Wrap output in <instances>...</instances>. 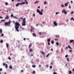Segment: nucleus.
<instances>
[{"mask_svg": "<svg viewBox=\"0 0 74 74\" xmlns=\"http://www.w3.org/2000/svg\"><path fill=\"white\" fill-rule=\"evenodd\" d=\"M21 19H23V23H22V26H25L26 25V18H24L23 17H21L20 18H18L19 22H21Z\"/></svg>", "mask_w": 74, "mask_h": 74, "instance_id": "obj_1", "label": "nucleus"}, {"mask_svg": "<svg viewBox=\"0 0 74 74\" xmlns=\"http://www.w3.org/2000/svg\"><path fill=\"white\" fill-rule=\"evenodd\" d=\"M20 26V24L18 22H16L15 23V28L16 29L15 31H17V32H19V30L18 28Z\"/></svg>", "mask_w": 74, "mask_h": 74, "instance_id": "obj_2", "label": "nucleus"}, {"mask_svg": "<svg viewBox=\"0 0 74 74\" xmlns=\"http://www.w3.org/2000/svg\"><path fill=\"white\" fill-rule=\"evenodd\" d=\"M10 24H11V21L10 20L8 22H5V25L8 26H10Z\"/></svg>", "mask_w": 74, "mask_h": 74, "instance_id": "obj_3", "label": "nucleus"}, {"mask_svg": "<svg viewBox=\"0 0 74 74\" xmlns=\"http://www.w3.org/2000/svg\"><path fill=\"white\" fill-rule=\"evenodd\" d=\"M37 12L39 13L40 15H43V13L42 12L40 11L39 10L37 9Z\"/></svg>", "mask_w": 74, "mask_h": 74, "instance_id": "obj_4", "label": "nucleus"}, {"mask_svg": "<svg viewBox=\"0 0 74 74\" xmlns=\"http://www.w3.org/2000/svg\"><path fill=\"white\" fill-rule=\"evenodd\" d=\"M54 25L55 26H58V24H57V23L56 21H54L53 22Z\"/></svg>", "mask_w": 74, "mask_h": 74, "instance_id": "obj_5", "label": "nucleus"}, {"mask_svg": "<svg viewBox=\"0 0 74 74\" xmlns=\"http://www.w3.org/2000/svg\"><path fill=\"white\" fill-rule=\"evenodd\" d=\"M9 68L11 70H12V65H10L9 66Z\"/></svg>", "mask_w": 74, "mask_h": 74, "instance_id": "obj_6", "label": "nucleus"}, {"mask_svg": "<svg viewBox=\"0 0 74 74\" xmlns=\"http://www.w3.org/2000/svg\"><path fill=\"white\" fill-rule=\"evenodd\" d=\"M9 19V16H8L7 15L6 17L5 18V19Z\"/></svg>", "mask_w": 74, "mask_h": 74, "instance_id": "obj_7", "label": "nucleus"}, {"mask_svg": "<svg viewBox=\"0 0 74 74\" xmlns=\"http://www.w3.org/2000/svg\"><path fill=\"white\" fill-rule=\"evenodd\" d=\"M74 40H71L70 41V43H72V42H74Z\"/></svg>", "mask_w": 74, "mask_h": 74, "instance_id": "obj_8", "label": "nucleus"}, {"mask_svg": "<svg viewBox=\"0 0 74 74\" xmlns=\"http://www.w3.org/2000/svg\"><path fill=\"white\" fill-rule=\"evenodd\" d=\"M29 51L30 52H33V49H30V48L29 49Z\"/></svg>", "mask_w": 74, "mask_h": 74, "instance_id": "obj_9", "label": "nucleus"}, {"mask_svg": "<svg viewBox=\"0 0 74 74\" xmlns=\"http://www.w3.org/2000/svg\"><path fill=\"white\" fill-rule=\"evenodd\" d=\"M31 46H32V44L30 43L29 46V48L30 49V47H31Z\"/></svg>", "mask_w": 74, "mask_h": 74, "instance_id": "obj_10", "label": "nucleus"}, {"mask_svg": "<svg viewBox=\"0 0 74 74\" xmlns=\"http://www.w3.org/2000/svg\"><path fill=\"white\" fill-rule=\"evenodd\" d=\"M20 5V4L19 3H17V4H16V7H18V6L19 5Z\"/></svg>", "mask_w": 74, "mask_h": 74, "instance_id": "obj_11", "label": "nucleus"}, {"mask_svg": "<svg viewBox=\"0 0 74 74\" xmlns=\"http://www.w3.org/2000/svg\"><path fill=\"white\" fill-rule=\"evenodd\" d=\"M33 36H34L35 37H36V34L34 33H33Z\"/></svg>", "mask_w": 74, "mask_h": 74, "instance_id": "obj_12", "label": "nucleus"}, {"mask_svg": "<svg viewBox=\"0 0 74 74\" xmlns=\"http://www.w3.org/2000/svg\"><path fill=\"white\" fill-rule=\"evenodd\" d=\"M39 3V1H36L34 2V4H37V3Z\"/></svg>", "mask_w": 74, "mask_h": 74, "instance_id": "obj_13", "label": "nucleus"}, {"mask_svg": "<svg viewBox=\"0 0 74 74\" xmlns=\"http://www.w3.org/2000/svg\"><path fill=\"white\" fill-rule=\"evenodd\" d=\"M5 5H8V2H5Z\"/></svg>", "mask_w": 74, "mask_h": 74, "instance_id": "obj_14", "label": "nucleus"}, {"mask_svg": "<svg viewBox=\"0 0 74 74\" xmlns=\"http://www.w3.org/2000/svg\"><path fill=\"white\" fill-rule=\"evenodd\" d=\"M6 47L7 48H8V43H6Z\"/></svg>", "mask_w": 74, "mask_h": 74, "instance_id": "obj_15", "label": "nucleus"}, {"mask_svg": "<svg viewBox=\"0 0 74 74\" xmlns=\"http://www.w3.org/2000/svg\"><path fill=\"white\" fill-rule=\"evenodd\" d=\"M41 53L42 55H45V53L44 51H41Z\"/></svg>", "mask_w": 74, "mask_h": 74, "instance_id": "obj_16", "label": "nucleus"}, {"mask_svg": "<svg viewBox=\"0 0 74 74\" xmlns=\"http://www.w3.org/2000/svg\"><path fill=\"white\" fill-rule=\"evenodd\" d=\"M55 36H56V37L58 38V37L59 38L60 36H59V35H55Z\"/></svg>", "mask_w": 74, "mask_h": 74, "instance_id": "obj_17", "label": "nucleus"}, {"mask_svg": "<svg viewBox=\"0 0 74 74\" xmlns=\"http://www.w3.org/2000/svg\"><path fill=\"white\" fill-rule=\"evenodd\" d=\"M69 73L70 74H72V72H71V71H69Z\"/></svg>", "mask_w": 74, "mask_h": 74, "instance_id": "obj_18", "label": "nucleus"}, {"mask_svg": "<svg viewBox=\"0 0 74 74\" xmlns=\"http://www.w3.org/2000/svg\"><path fill=\"white\" fill-rule=\"evenodd\" d=\"M65 9H64L62 11V13H64V12H65Z\"/></svg>", "mask_w": 74, "mask_h": 74, "instance_id": "obj_19", "label": "nucleus"}, {"mask_svg": "<svg viewBox=\"0 0 74 74\" xmlns=\"http://www.w3.org/2000/svg\"><path fill=\"white\" fill-rule=\"evenodd\" d=\"M0 33L1 34L2 33V29H0Z\"/></svg>", "mask_w": 74, "mask_h": 74, "instance_id": "obj_20", "label": "nucleus"}, {"mask_svg": "<svg viewBox=\"0 0 74 74\" xmlns=\"http://www.w3.org/2000/svg\"><path fill=\"white\" fill-rule=\"evenodd\" d=\"M47 41L48 42H50V41H51V39H48L47 40Z\"/></svg>", "mask_w": 74, "mask_h": 74, "instance_id": "obj_21", "label": "nucleus"}, {"mask_svg": "<svg viewBox=\"0 0 74 74\" xmlns=\"http://www.w3.org/2000/svg\"><path fill=\"white\" fill-rule=\"evenodd\" d=\"M5 66H6L5 68L6 69H7V68H8V65H7V64H6Z\"/></svg>", "mask_w": 74, "mask_h": 74, "instance_id": "obj_22", "label": "nucleus"}, {"mask_svg": "<svg viewBox=\"0 0 74 74\" xmlns=\"http://www.w3.org/2000/svg\"><path fill=\"white\" fill-rule=\"evenodd\" d=\"M68 47L69 48H70V49H72V48H71V47H70V46L69 45L68 46Z\"/></svg>", "mask_w": 74, "mask_h": 74, "instance_id": "obj_23", "label": "nucleus"}, {"mask_svg": "<svg viewBox=\"0 0 74 74\" xmlns=\"http://www.w3.org/2000/svg\"><path fill=\"white\" fill-rule=\"evenodd\" d=\"M13 18H16V19H18V18H17V17H16L15 16H13Z\"/></svg>", "mask_w": 74, "mask_h": 74, "instance_id": "obj_24", "label": "nucleus"}, {"mask_svg": "<svg viewBox=\"0 0 74 74\" xmlns=\"http://www.w3.org/2000/svg\"><path fill=\"white\" fill-rule=\"evenodd\" d=\"M59 42H56V45H59Z\"/></svg>", "mask_w": 74, "mask_h": 74, "instance_id": "obj_25", "label": "nucleus"}, {"mask_svg": "<svg viewBox=\"0 0 74 74\" xmlns=\"http://www.w3.org/2000/svg\"><path fill=\"white\" fill-rule=\"evenodd\" d=\"M32 67H34V68H35L36 67V66L34 65H33L32 66Z\"/></svg>", "mask_w": 74, "mask_h": 74, "instance_id": "obj_26", "label": "nucleus"}, {"mask_svg": "<svg viewBox=\"0 0 74 74\" xmlns=\"http://www.w3.org/2000/svg\"><path fill=\"white\" fill-rule=\"evenodd\" d=\"M0 42L1 43H3V40H1L0 41Z\"/></svg>", "mask_w": 74, "mask_h": 74, "instance_id": "obj_27", "label": "nucleus"}, {"mask_svg": "<svg viewBox=\"0 0 74 74\" xmlns=\"http://www.w3.org/2000/svg\"><path fill=\"white\" fill-rule=\"evenodd\" d=\"M67 60L68 61V62H69V58H67Z\"/></svg>", "mask_w": 74, "mask_h": 74, "instance_id": "obj_28", "label": "nucleus"}, {"mask_svg": "<svg viewBox=\"0 0 74 74\" xmlns=\"http://www.w3.org/2000/svg\"><path fill=\"white\" fill-rule=\"evenodd\" d=\"M50 54L49 53L48 54L47 56H46V57H48V56H49V55Z\"/></svg>", "mask_w": 74, "mask_h": 74, "instance_id": "obj_29", "label": "nucleus"}, {"mask_svg": "<svg viewBox=\"0 0 74 74\" xmlns=\"http://www.w3.org/2000/svg\"><path fill=\"white\" fill-rule=\"evenodd\" d=\"M51 43L53 44H54V42L53 41H52L51 42Z\"/></svg>", "mask_w": 74, "mask_h": 74, "instance_id": "obj_30", "label": "nucleus"}, {"mask_svg": "<svg viewBox=\"0 0 74 74\" xmlns=\"http://www.w3.org/2000/svg\"><path fill=\"white\" fill-rule=\"evenodd\" d=\"M39 34L40 35V36H41V34H42V33L40 32L39 33Z\"/></svg>", "mask_w": 74, "mask_h": 74, "instance_id": "obj_31", "label": "nucleus"}, {"mask_svg": "<svg viewBox=\"0 0 74 74\" xmlns=\"http://www.w3.org/2000/svg\"><path fill=\"white\" fill-rule=\"evenodd\" d=\"M3 71V69L2 68L0 69V71Z\"/></svg>", "mask_w": 74, "mask_h": 74, "instance_id": "obj_32", "label": "nucleus"}, {"mask_svg": "<svg viewBox=\"0 0 74 74\" xmlns=\"http://www.w3.org/2000/svg\"><path fill=\"white\" fill-rule=\"evenodd\" d=\"M3 21H4V22H5V20H1V22H3Z\"/></svg>", "mask_w": 74, "mask_h": 74, "instance_id": "obj_33", "label": "nucleus"}, {"mask_svg": "<svg viewBox=\"0 0 74 74\" xmlns=\"http://www.w3.org/2000/svg\"><path fill=\"white\" fill-rule=\"evenodd\" d=\"M65 7H66V6H67V3H65Z\"/></svg>", "mask_w": 74, "mask_h": 74, "instance_id": "obj_34", "label": "nucleus"}, {"mask_svg": "<svg viewBox=\"0 0 74 74\" xmlns=\"http://www.w3.org/2000/svg\"><path fill=\"white\" fill-rule=\"evenodd\" d=\"M54 40H55V41H58V39H56V38H55L54 39Z\"/></svg>", "mask_w": 74, "mask_h": 74, "instance_id": "obj_35", "label": "nucleus"}, {"mask_svg": "<svg viewBox=\"0 0 74 74\" xmlns=\"http://www.w3.org/2000/svg\"><path fill=\"white\" fill-rule=\"evenodd\" d=\"M8 59H9V60H11V58L10 57H8Z\"/></svg>", "mask_w": 74, "mask_h": 74, "instance_id": "obj_36", "label": "nucleus"}, {"mask_svg": "<svg viewBox=\"0 0 74 74\" xmlns=\"http://www.w3.org/2000/svg\"><path fill=\"white\" fill-rule=\"evenodd\" d=\"M11 17H13V16H14V14H12V15H11Z\"/></svg>", "mask_w": 74, "mask_h": 74, "instance_id": "obj_37", "label": "nucleus"}, {"mask_svg": "<svg viewBox=\"0 0 74 74\" xmlns=\"http://www.w3.org/2000/svg\"><path fill=\"white\" fill-rule=\"evenodd\" d=\"M44 4L45 5L47 4V2H46V1L44 2Z\"/></svg>", "mask_w": 74, "mask_h": 74, "instance_id": "obj_38", "label": "nucleus"}, {"mask_svg": "<svg viewBox=\"0 0 74 74\" xmlns=\"http://www.w3.org/2000/svg\"><path fill=\"white\" fill-rule=\"evenodd\" d=\"M33 16L34 17H35V16H36V14H33Z\"/></svg>", "mask_w": 74, "mask_h": 74, "instance_id": "obj_39", "label": "nucleus"}, {"mask_svg": "<svg viewBox=\"0 0 74 74\" xmlns=\"http://www.w3.org/2000/svg\"><path fill=\"white\" fill-rule=\"evenodd\" d=\"M61 7H64V5H63V4H62L61 5Z\"/></svg>", "mask_w": 74, "mask_h": 74, "instance_id": "obj_40", "label": "nucleus"}, {"mask_svg": "<svg viewBox=\"0 0 74 74\" xmlns=\"http://www.w3.org/2000/svg\"><path fill=\"white\" fill-rule=\"evenodd\" d=\"M32 30H34V28H33L32 27H31Z\"/></svg>", "mask_w": 74, "mask_h": 74, "instance_id": "obj_41", "label": "nucleus"}, {"mask_svg": "<svg viewBox=\"0 0 74 74\" xmlns=\"http://www.w3.org/2000/svg\"><path fill=\"white\" fill-rule=\"evenodd\" d=\"M50 68L51 69H52V66H50Z\"/></svg>", "mask_w": 74, "mask_h": 74, "instance_id": "obj_42", "label": "nucleus"}, {"mask_svg": "<svg viewBox=\"0 0 74 74\" xmlns=\"http://www.w3.org/2000/svg\"><path fill=\"white\" fill-rule=\"evenodd\" d=\"M68 55H67L65 56V58H67V57H68Z\"/></svg>", "mask_w": 74, "mask_h": 74, "instance_id": "obj_43", "label": "nucleus"}, {"mask_svg": "<svg viewBox=\"0 0 74 74\" xmlns=\"http://www.w3.org/2000/svg\"><path fill=\"white\" fill-rule=\"evenodd\" d=\"M33 74H35L36 73V72L35 71H34L33 72Z\"/></svg>", "mask_w": 74, "mask_h": 74, "instance_id": "obj_44", "label": "nucleus"}, {"mask_svg": "<svg viewBox=\"0 0 74 74\" xmlns=\"http://www.w3.org/2000/svg\"><path fill=\"white\" fill-rule=\"evenodd\" d=\"M64 14H67V12L66 11H65L64 12Z\"/></svg>", "mask_w": 74, "mask_h": 74, "instance_id": "obj_45", "label": "nucleus"}, {"mask_svg": "<svg viewBox=\"0 0 74 74\" xmlns=\"http://www.w3.org/2000/svg\"><path fill=\"white\" fill-rule=\"evenodd\" d=\"M53 74H57V73H56L55 72H54L53 73Z\"/></svg>", "mask_w": 74, "mask_h": 74, "instance_id": "obj_46", "label": "nucleus"}, {"mask_svg": "<svg viewBox=\"0 0 74 74\" xmlns=\"http://www.w3.org/2000/svg\"><path fill=\"white\" fill-rule=\"evenodd\" d=\"M3 17L0 16V19H3Z\"/></svg>", "mask_w": 74, "mask_h": 74, "instance_id": "obj_47", "label": "nucleus"}, {"mask_svg": "<svg viewBox=\"0 0 74 74\" xmlns=\"http://www.w3.org/2000/svg\"><path fill=\"white\" fill-rule=\"evenodd\" d=\"M25 4V2H22V4Z\"/></svg>", "mask_w": 74, "mask_h": 74, "instance_id": "obj_48", "label": "nucleus"}, {"mask_svg": "<svg viewBox=\"0 0 74 74\" xmlns=\"http://www.w3.org/2000/svg\"><path fill=\"white\" fill-rule=\"evenodd\" d=\"M25 3H26L27 4H27H28V2H27V1L25 2Z\"/></svg>", "mask_w": 74, "mask_h": 74, "instance_id": "obj_49", "label": "nucleus"}, {"mask_svg": "<svg viewBox=\"0 0 74 74\" xmlns=\"http://www.w3.org/2000/svg\"><path fill=\"white\" fill-rule=\"evenodd\" d=\"M1 36L2 37H3V36H4V34H1Z\"/></svg>", "mask_w": 74, "mask_h": 74, "instance_id": "obj_50", "label": "nucleus"}, {"mask_svg": "<svg viewBox=\"0 0 74 74\" xmlns=\"http://www.w3.org/2000/svg\"><path fill=\"white\" fill-rule=\"evenodd\" d=\"M71 20H73V17H72L71 18Z\"/></svg>", "mask_w": 74, "mask_h": 74, "instance_id": "obj_51", "label": "nucleus"}, {"mask_svg": "<svg viewBox=\"0 0 74 74\" xmlns=\"http://www.w3.org/2000/svg\"><path fill=\"white\" fill-rule=\"evenodd\" d=\"M73 13H74V12L73 11L71 12V14H73Z\"/></svg>", "mask_w": 74, "mask_h": 74, "instance_id": "obj_52", "label": "nucleus"}, {"mask_svg": "<svg viewBox=\"0 0 74 74\" xmlns=\"http://www.w3.org/2000/svg\"><path fill=\"white\" fill-rule=\"evenodd\" d=\"M69 52H72V50H71L69 51Z\"/></svg>", "mask_w": 74, "mask_h": 74, "instance_id": "obj_53", "label": "nucleus"}, {"mask_svg": "<svg viewBox=\"0 0 74 74\" xmlns=\"http://www.w3.org/2000/svg\"><path fill=\"white\" fill-rule=\"evenodd\" d=\"M49 46H47V49H49Z\"/></svg>", "mask_w": 74, "mask_h": 74, "instance_id": "obj_54", "label": "nucleus"}, {"mask_svg": "<svg viewBox=\"0 0 74 74\" xmlns=\"http://www.w3.org/2000/svg\"><path fill=\"white\" fill-rule=\"evenodd\" d=\"M53 62H51V65H53Z\"/></svg>", "mask_w": 74, "mask_h": 74, "instance_id": "obj_55", "label": "nucleus"}, {"mask_svg": "<svg viewBox=\"0 0 74 74\" xmlns=\"http://www.w3.org/2000/svg\"><path fill=\"white\" fill-rule=\"evenodd\" d=\"M46 67H48L49 66H48V65H46Z\"/></svg>", "mask_w": 74, "mask_h": 74, "instance_id": "obj_56", "label": "nucleus"}, {"mask_svg": "<svg viewBox=\"0 0 74 74\" xmlns=\"http://www.w3.org/2000/svg\"><path fill=\"white\" fill-rule=\"evenodd\" d=\"M42 23L43 24H44V23H45V21H43V22H42Z\"/></svg>", "mask_w": 74, "mask_h": 74, "instance_id": "obj_57", "label": "nucleus"}, {"mask_svg": "<svg viewBox=\"0 0 74 74\" xmlns=\"http://www.w3.org/2000/svg\"><path fill=\"white\" fill-rule=\"evenodd\" d=\"M48 44L49 45H50V43H49V42H48Z\"/></svg>", "mask_w": 74, "mask_h": 74, "instance_id": "obj_58", "label": "nucleus"}, {"mask_svg": "<svg viewBox=\"0 0 74 74\" xmlns=\"http://www.w3.org/2000/svg\"><path fill=\"white\" fill-rule=\"evenodd\" d=\"M34 55L33 54H31V56H33Z\"/></svg>", "mask_w": 74, "mask_h": 74, "instance_id": "obj_59", "label": "nucleus"}, {"mask_svg": "<svg viewBox=\"0 0 74 74\" xmlns=\"http://www.w3.org/2000/svg\"><path fill=\"white\" fill-rule=\"evenodd\" d=\"M5 64H5V63H4L3 64V66H5Z\"/></svg>", "mask_w": 74, "mask_h": 74, "instance_id": "obj_60", "label": "nucleus"}, {"mask_svg": "<svg viewBox=\"0 0 74 74\" xmlns=\"http://www.w3.org/2000/svg\"><path fill=\"white\" fill-rule=\"evenodd\" d=\"M36 61H37V62H39V60H37Z\"/></svg>", "mask_w": 74, "mask_h": 74, "instance_id": "obj_61", "label": "nucleus"}, {"mask_svg": "<svg viewBox=\"0 0 74 74\" xmlns=\"http://www.w3.org/2000/svg\"><path fill=\"white\" fill-rule=\"evenodd\" d=\"M31 21H32L33 20V18H31Z\"/></svg>", "mask_w": 74, "mask_h": 74, "instance_id": "obj_62", "label": "nucleus"}, {"mask_svg": "<svg viewBox=\"0 0 74 74\" xmlns=\"http://www.w3.org/2000/svg\"><path fill=\"white\" fill-rule=\"evenodd\" d=\"M21 73H23V70H22L21 71Z\"/></svg>", "mask_w": 74, "mask_h": 74, "instance_id": "obj_63", "label": "nucleus"}, {"mask_svg": "<svg viewBox=\"0 0 74 74\" xmlns=\"http://www.w3.org/2000/svg\"><path fill=\"white\" fill-rule=\"evenodd\" d=\"M41 12H43V9L41 10Z\"/></svg>", "mask_w": 74, "mask_h": 74, "instance_id": "obj_64", "label": "nucleus"}]
</instances>
